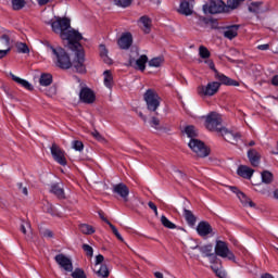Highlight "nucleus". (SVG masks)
Returning <instances> with one entry per match:
<instances>
[{"label":"nucleus","instance_id":"1","mask_svg":"<svg viewBox=\"0 0 278 278\" xmlns=\"http://www.w3.org/2000/svg\"><path fill=\"white\" fill-rule=\"evenodd\" d=\"M52 31L55 33L62 40H67L68 47L75 51L73 66L77 73H86V52L79 40H84V36L79 30L71 27L68 17H55V21L50 23Z\"/></svg>","mask_w":278,"mask_h":278},{"label":"nucleus","instance_id":"2","mask_svg":"<svg viewBox=\"0 0 278 278\" xmlns=\"http://www.w3.org/2000/svg\"><path fill=\"white\" fill-rule=\"evenodd\" d=\"M191 249H198V251H200L203 257H208L211 260V264H214V262H216L218 257H223V260H229V262H236V255L231 250H229V245L225 241H216L215 252L214 245L212 244H206L202 247L195 245Z\"/></svg>","mask_w":278,"mask_h":278},{"label":"nucleus","instance_id":"3","mask_svg":"<svg viewBox=\"0 0 278 278\" xmlns=\"http://www.w3.org/2000/svg\"><path fill=\"white\" fill-rule=\"evenodd\" d=\"M242 1L244 0H227V3H225L223 0H211L208 4L203 7V10L208 14L228 13L231 10H237Z\"/></svg>","mask_w":278,"mask_h":278},{"label":"nucleus","instance_id":"4","mask_svg":"<svg viewBox=\"0 0 278 278\" xmlns=\"http://www.w3.org/2000/svg\"><path fill=\"white\" fill-rule=\"evenodd\" d=\"M43 45L47 48V51H51L52 55H54L56 60V66H59V68L67 71V68H71V66H73V62H71V56H68V53H66L64 48H55L50 45L49 41H45Z\"/></svg>","mask_w":278,"mask_h":278},{"label":"nucleus","instance_id":"5","mask_svg":"<svg viewBox=\"0 0 278 278\" xmlns=\"http://www.w3.org/2000/svg\"><path fill=\"white\" fill-rule=\"evenodd\" d=\"M223 83L220 80L218 81H208L206 85H200L197 88V92L199 97H214L215 94H218V91L220 90V85Z\"/></svg>","mask_w":278,"mask_h":278},{"label":"nucleus","instance_id":"6","mask_svg":"<svg viewBox=\"0 0 278 278\" xmlns=\"http://www.w3.org/2000/svg\"><path fill=\"white\" fill-rule=\"evenodd\" d=\"M220 125H223V117L220 114L211 112L205 116V127L208 131H217L220 134V129H224Z\"/></svg>","mask_w":278,"mask_h":278},{"label":"nucleus","instance_id":"7","mask_svg":"<svg viewBox=\"0 0 278 278\" xmlns=\"http://www.w3.org/2000/svg\"><path fill=\"white\" fill-rule=\"evenodd\" d=\"M205 64H207L211 71L214 72L215 79H217V81H222L224 86H240V83H238V80H233L227 77L225 74H220L219 71L216 70V66L214 65V61L205 60Z\"/></svg>","mask_w":278,"mask_h":278},{"label":"nucleus","instance_id":"8","mask_svg":"<svg viewBox=\"0 0 278 278\" xmlns=\"http://www.w3.org/2000/svg\"><path fill=\"white\" fill-rule=\"evenodd\" d=\"M147 108L150 112H155L160 108V96L155 90L148 89L143 96Z\"/></svg>","mask_w":278,"mask_h":278},{"label":"nucleus","instance_id":"9","mask_svg":"<svg viewBox=\"0 0 278 278\" xmlns=\"http://www.w3.org/2000/svg\"><path fill=\"white\" fill-rule=\"evenodd\" d=\"M188 147L198 157H207L210 155V149L199 139H190Z\"/></svg>","mask_w":278,"mask_h":278},{"label":"nucleus","instance_id":"10","mask_svg":"<svg viewBox=\"0 0 278 278\" xmlns=\"http://www.w3.org/2000/svg\"><path fill=\"white\" fill-rule=\"evenodd\" d=\"M50 151L54 162H58L61 166H66V153L64 150H62L56 143H52Z\"/></svg>","mask_w":278,"mask_h":278},{"label":"nucleus","instance_id":"11","mask_svg":"<svg viewBox=\"0 0 278 278\" xmlns=\"http://www.w3.org/2000/svg\"><path fill=\"white\" fill-rule=\"evenodd\" d=\"M56 264L66 273H73V261L64 254H58L54 257Z\"/></svg>","mask_w":278,"mask_h":278},{"label":"nucleus","instance_id":"12","mask_svg":"<svg viewBox=\"0 0 278 278\" xmlns=\"http://www.w3.org/2000/svg\"><path fill=\"white\" fill-rule=\"evenodd\" d=\"M219 134L223 136L226 142H230V144H237L238 140L241 138L239 132H233L227 128L220 129Z\"/></svg>","mask_w":278,"mask_h":278},{"label":"nucleus","instance_id":"13","mask_svg":"<svg viewBox=\"0 0 278 278\" xmlns=\"http://www.w3.org/2000/svg\"><path fill=\"white\" fill-rule=\"evenodd\" d=\"M79 99L83 103H92L96 99L94 91L88 87H83L79 92Z\"/></svg>","mask_w":278,"mask_h":278},{"label":"nucleus","instance_id":"14","mask_svg":"<svg viewBox=\"0 0 278 278\" xmlns=\"http://www.w3.org/2000/svg\"><path fill=\"white\" fill-rule=\"evenodd\" d=\"M113 192H114V194H117L118 197L124 199V201H128L129 187H127V185H125L123 182L113 185Z\"/></svg>","mask_w":278,"mask_h":278},{"label":"nucleus","instance_id":"15","mask_svg":"<svg viewBox=\"0 0 278 278\" xmlns=\"http://www.w3.org/2000/svg\"><path fill=\"white\" fill-rule=\"evenodd\" d=\"M132 43H134V37L131 36V33L123 34L117 41L119 49H124V50L129 49V47H131Z\"/></svg>","mask_w":278,"mask_h":278},{"label":"nucleus","instance_id":"16","mask_svg":"<svg viewBox=\"0 0 278 278\" xmlns=\"http://www.w3.org/2000/svg\"><path fill=\"white\" fill-rule=\"evenodd\" d=\"M139 26L146 34H151V27H153V21L148 15H143L139 18Z\"/></svg>","mask_w":278,"mask_h":278},{"label":"nucleus","instance_id":"17","mask_svg":"<svg viewBox=\"0 0 278 278\" xmlns=\"http://www.w3.org/2000/svg\"><path fill=\"white\" fill-rule=\"evenodd\" d=\"M197 231L199 236L205 238V236H210V233H212V225L207 222H200L198 224Z\"/></svg>","mask_w":278,"mask_h":278},{"label":"nucleus","instance_id":"18","mask_svg":"<svg viewBox=\"0 0 278 278\" xmlns=\"http://www.w3.org/2000/svg\"><path fill=\"white\" fill-rule=\"evenodd\" d=\"M238 29H240V25L226 26L224 29V37L228 38V40H233V38L238 36Z\"/></svg>","mask_w":278,"mask_h":278},{"label":"nucleus","instance_id":"19","mask_svg":"<svg viewBox=\"0 0 278 278\" xmlns=\"http://www.w3.org/2000/svg\"><path fill=\"white\" fill-rule=\"evenodd\" d=\"M9 77H11L13 79V81H15V84H18L20 86H22V88H25L26 90H34V86L31 84H29V81L14 75L12 72L9 73Z\"/></svg>","mask_w":278,"mask_h":278},{"label":"nucleus","instance_id":"20","mask_svg":"<svg viewBox=\"0 0 278 278\" xmlns=\"http://www.w3.org/2000/svg\"><path fill=\"white\" fill-rule=\"evenodd\" d=\"M238 175L240 177H243V179H251L253 177V174L255 170L253 168L247 166V165H240L237 170Z\"/></svg>","mask_w":278,"mask_h":278},{"label":"nucleus","instance_id":"21","mask_svg":"<svg viewBox=\"0 0 278 278\" xmlns=\"http://www.w3.org/2000/svg\"><path fill=\"white\" fill-rule=\"evenodd\" d=\"M248 157L250 160V164L252 166L257 167L260 166V160L262 155H260V152H257L255 149H251L248 151Z\"/></svg>","mask_w":278,"mask_h":278},{"label":"nucleus","instance_id":"22","mask_svg":"<svg viewBox=\"0 0 278 278\" xmlns=\"http://www.w3.org/2000/svg\"><path fill=\"white\" fill-rule=\"evenodd\" d=\"M178 12L185 16H190L192 14V4L186 0L180 2Z\"/></svg>","mask_w":278,"mask_h":278},{"label":"nucleus","instance_id":"23","mask_svg":"<svg viewBox=\"0 0 278 278\" xmlns=\"http://www.w3.org/2000/svg\"><path fill=\"white\" fill-rule=\"evenodd\" d=\"M0 40L2 42V45H4V47H7V49H10V38L12 36V31L5 29V28H2L0 30Z\"/></svg>","mask_w":278,"mask_h":278},{"label":"nucleus","instance_id":"24","mask_svg":"<svg viewBox=\"0 0 278 278\" xmlns=\"http://www.w3.org/2000/svg\"><path fill=\"white\" fill-rule=\"evenodd\" d=\"M184 216L190 227H194V225H197V216H194L190 210L185 208Z\"/></svg>","mask_w":278,"mask_h":278},{"label":"nucleus","instance_id":"25","mask_svg":"<svg viewBox=\"0 0 278 278\" xmlns=\"http://www.w3.org/2000/svg\"><path fill=\"white\" fill-rule=\"evenodd\" d=\"M50 192H52V194H55V197H58V199H65L64 188H62L58 184L51 186Z\"/></svg>","mask_w":278,"mask_h":278},{"label":"nucleus","instance_id":"26","mask_svg":"<svg viewBox=\"0 0 278 278\" xmlns=\"http://www.w3.org/2000/svg\"><path fill=\"white\" fill-rule=\"evenodd\" d=\"M238 199L240 203H242L243 207H255V204L247 197V194H244V192L239 193Z\"/></svg>","mask_w":278,"mask_h":278},{"label":"nucleus","instance_id":"27","mask_svg":"<svg viewBox=\"0 0 278 278\" xmlns=\"http://www.w3.org/2000/svg\"><path fill=\"white\" fill-rule=\"evenodd\" d=\"M103 76H104V86L106 88L112 89V86H114V76H112V72L104 71Z\"/></svg>","mask_w":278,"mask_h":278},{"label":"nucleus","instance_id":"28","mask_svg":"<svg viewBox=\"0 0 278 278\" xmlns=\"http://www.w3.org/2000/svg\"><path fill=\"white\" fill-rule=\"evenodd\" d=\"M40 86H51L53 84V76L51 74H41L39 78Z\"/></svg>","mask_w":278,"mask_h":278},{"label":"nucleus","instance_id":"29","mask_svg":"<svg viewBox=\"0 0 278 278\" xmlns=\"http://www.w3.org/2000/svg\"><path fill=\"white\" fill-rule=\"evenodd\" d=\"M149 62V58L147 56V54H142L137 61H136V65L137 68H139V71H144V68H147V63Z\"/></svg>","mask_w":278,"mask_h":278},{"label":"nucleus","instance_id":"30","mask_svg":"<svg viewBox=\"0 0 278 278\" xmlns=\"http://www.w3.org/2000/svg\"><path fill=\"white\" fill-rule=\"evenodd\" d=\"M96 275L101 278L110 277V269H108V265H101L99 269H94Z\"/></svg>","mask_w":278,"mask_h":278},{"label":"nucleus","instance_id":"31","mask_svg":"<svg viewBox=\"0 0 278 278\" xmlns=\"http://www.w3.org/2000/svg\"><path fill=\"white\" fill-rule=\"evenodd\" d=\"M100 58H102L105 64H112V59L108 56V48H105V45H100Z\"/></svg>","mask_w":278,"mask_h":278},{"label":"nucleus","instance_id":"32","mask_svg":"<svg viewBox=\"0 0 278 278\" xmlns=\"http://www.w3.org/2000/svg\"><path fill=\"white\" fill-rule=\"evenodd\" d=\"M185 134L190 138V140H197V137L199 136L194 126H187L185 128Z\"/></svg>","mask_w":278,"mask_h":278},{"label":"nucleus","instance_id":"33","mask_svg":"<svg viewBox=\"0 0 278 278\" xmlns=\"http://www.w3.org/2000/svg\"><path fill=\"white\" fill-rule=\"evenodd\" d=\"M79 230L81 233H85L86 236H91V233H94V227L88 224H80Z\"/></svg>","mask_w":278,"mask_h":278},{"label":"nucleus","instance_id":"34","mask_svg":"<svg viewBox=\"0 0 278 278\" xmlns=\"http://www.w3.org/2000/svg\"><path fill=\"white\" fill-rule=\"evenodd\" d=\"M148 64H149V66H151L153 68H160V66H162V64H164V58L156 56V58L150 60Z\"/></svg>","mask_w":278,"mask_h":278},{"label":"nucleus","instance_id":"35","mask_svg":"<svg viewBox=\"0 0 278 278\" xmlns=\"http://www.w3.org/2000/svg\"><path fill=\"white\" fill-rule=\"evenodd\" d=\"M11 5H12V10L18 11V10H23V8L27 5V2L25 0H12Z\"/></svg>","mask_w":278,"mask_h":278},{"label":"nucleus","instance_id":"36","mask_svg":"<svg viewBox=\"0 0 278 278\" xmlns=\"http://www.w3.org/2000/svg\"><path fill=\"white\" fill-rule=\"evenodd\" d=\"M263 184H273V173L264 170L261 174Z\"/></svg>","mask_w":278,"mask_h":278},{"label":"nucleus","instance_id":"37","mask_svg":"<svg viewBox=\"0 0 278 278\" xmlns=\"http://www.w3.org/2000/svg\"><path fill=\"white\" fill-rule=\"evenodd\" d=\"M161 223L167 229H177V226L173 222H169L168 218L164 215L161 216Z\"/></svg>","mask_w":278,"mask_h":278},{"label":"nucleus","instance_id":"38","mask_svg":"<svg viewBox=\"0 0 278 278\" xmlns=\"http://www.w3.org/2000/svg\"><path fill=\"white\" fill-rule=\"evenodd\" d=\"M149 125L153 129H156V130L162 129V126L160 125V118H157L155 116L151 117V119L149 121Z\"/></svg>","mask_w":278,"mask_h":278},{"label":"nucleus","instance_id":"39","mask_svg":"<svg viewBox=\"0 0 278 278\" xmlns=\"http://www.w3.org/2000/svg\"><path fill=\"white\" fill-rule=\"evenodd\" d=\"M199 55L203 60H207V58H210L211 53H210V50H207L206 47L200 46V48H199Z\"/></svg>","mask_w":278,"mask_h":278},{"label":"nucleus","instance_id":"40","mask_svg":"<svg viewBox=\"0 0 278 278\" xmlns=\"http://www.w3.org/2000/svg\"><path fill=\"white\" fill-rule=\"evenodd\" d=\"M17 53H29V47L26 46V43L17 42L15 45Z\"/></svg>","mask_w":278,"mask_h":278},{"label":"nucleus","instance_id":"41","mask_svg":"<svg viewBox=\"0 0 278 278\" xmlns=\"http://www.w3.org/2000/svg\"><path fill=\"white\" fill-rule=\"evenodd\" d=\"M132 0H114L115 5L119 8H129Z\"/></svg>","mask_w":278,"mask_h":278},{"label":"nucleus","instance_id":"42","mask_svg":"<svg viewBox=\"0 0 278 278\" xmlns=\"http://www.w3.org/2000/svg\"><path fill=\"white\" fill-rule=\"evenodd\" d=\"M73 278H87L86 273L81 268H76L74 271H72Z\"/></svg>","mask_w":278,"mask_h":278},{"label":"nucleus","instance_id":"43","mask_svg":"<svg viewBox=\"0 0 278 278\" xmlns=\"http://www.w3.org/2000/svg\"><path fill=\"white\" fill-rule=\"evenodd\" d=\"M28 229V230H27ZM21 231L22 233L24 235H27V231L29 233H31V224H29V222H24L22 225H21Z\"/></svg>","mask_w":278,"mask_h":278},{"label":"nucleus","instance_id":"44","mask_svg":"<svg viewBox=\"0 0 278 278\" xmlns=\"http://www.w3.org/2000/svg\"><path fill=\"white\" fill-rule=\"evenodd\" d=\"M91 136H93V138L96 140H98V142H106L105 137L101 135V132L99 130H93L91 132Z\"/></svg>","mask_w":278,"mask_h":278},{"label":"nucleus","instance_id":"45","mask_svg":"<svg viewBox=\"0 0 278 278\" xmlns=\"http://www.w3.org/2000/svg\"><path fill=\"white\" fill-rule=\"evenodd\" d=\"M109 227L112 229V232L117 238V240H119L121 242H125V239H123V236H121V232H118V229H116V226H114L113 224H110Z\"/></svg>","mask_w":278,"mask_h":278},{"label":"nucleus","instance_id":"46","mask_svg":"<svg viewBox=\"0 0 278 278\" xmlns=\"http://www.w3.org/2000/svg\"><path fill=\"white\" fill-rule=\"evenodd\" d=\"M213 273H215V275L219 278H225L227 277V275L225 274V271H223V269H219L218 267H216L215 265L211 266Z\"/></svg>","mask_w":278,"mask_h":278},{"label":"nucleus","instance_id":"47","mask_svg":"<svg viewBox=\"0 0 278 278\" xmlns=\"http://www.w3.org/2000/svg\"><path fill=\"white\" fill-rule=\"evenodd\" d=\"M72 148L75 151H84V142L79 141V140H75L72 142Z\"/></svg>","mask_w":278,"mask_h":278},{"label":"nucleus","instance_id":"48","mask_svg":"<svg viewBox=\"0 0 278 278\" xmlns=\"http://www.w3.org/2000/svg\"><path fill=\"white\" fill-rule=\"evenodd\" d=\"M83 250L85 251L86 255H88L89 257H92L93 255L92 247H90L89 244H83Z\"/></svg>","mask_w":278,"mask_h":278},{"label":"nucleus","instance_id":"49","mask_svg":"<svg viewBox=\"0 0 278 278\" xmlns=\"http://www.w3.org/2000/svg\"><path fill=\"white\" fill-rule=\"evenodd\" d=\"M148 205H149L150 210H153V211H154L155 216H159L157 206L155 205V203H153L152 201H150V202L148 203Z\"/></svg>","mask_w":278,"mask_h":278},{"label":"nucleus","instance_id":"50","mask_svg":"<svg viewBox=\"0 0 278 278\" xmlns=\"http://www.w3.org/2000/svg\"><path fill=\"white\" fill-rule=\"evenodd\" d=\"M257 49L260 51H268V49H270V45H268V43L260 45V46H257Z\"/></svg>","mask_w":278,"mask_h":278},{"label":"nucleus","instance_id":"51","mask_svg":"<svg viewBox=\"0 0 278 278\" xmlns=\"http://www.w3.org/2000/svg\"><path fill=\"white\" fill-rule=\"evenodd\" d=\"M228 188H229V190H230L231 192H233L235 194H237V197H239V194L242 193V191H240V189H238V187L229 186Z\"/></svg>","mask_w":278,"mask_h":278},{"label":"nucleus","instance_id":"52","mask_svg":"<svg viewBox=\"0 0 278 278\" xmlns=\"http://www.w3.org/2000/svg\"><path fill=\"white\" fill-rule=\"evenodd\" d=\"M10 51H11V48H7L5 50H0V60H2V58H5V55H8Z\"/></svg>","mask_w":278,"mask_h":278},{"label":"nucleus","instance_id":"53","mask_svg":"<svg viewBox=\"0 0 278 278\" xmlns=\"http://www.w3.org/2000/svg\"><path fill=\"white\" fill-rule=\"evenodd\" d=\"M103 260H104V257L101 254L96 256V268H97V266H99V264H102Z\"/></svg>","mask_w":278,"mask_h":278},{"label":"nucleus","instance_id":"54","mask_svg":"<svg viewBox=\"0 0 278 278\" xmlns=\"http://www.w3.org/2000/svg\"><path fill=\"white\" fill-rule=\"evenodd\" d=\"M101 220H103L104 223H106V225H112V223H110V220H108V218H105V216L103 215V213L101 211L98 212Z\"/></svg>","mask_w":278,"mask_h":278},{"label":"nucleus","instance_id":"55","mask_svg":"<svg viewBox=\"0 0 278 278\" xmlns=\"http://www.w3.org/2000/svg\"><path fill=\"white\" fill-rule=\"evenodd\" d=\"M43 236L45 238H53V232L51 230H45Z\"/></svg>","mask_w":278,"mask_h":278},{"label":"nucleus","instance_id":"56","mask_svg":"<svg viewBox=\"0 0 278 278\" xmlns=\"http://www.w3.org/2000/svg\"><path fill=\"white\" fill-rule=\"evenodd\" d=\"M271 84H273V86H278V75H276L271 78Z\"/></svg>","mask_w":278,"mask_h":278},{"label":"nucleus","instance_id":"57","mask_svg":"<svg viewBox=\"0 0 278 278\" xmlns=\"http://www.w3.org/2000/svg\"><path fill=\"white\" fill-rule=\"evenodd\" d=\"M39 5H47V3H49L50 0H37Z\"/></svg>","mask_w":278,"mask_h":278},{"label":"nucleus","instance_id":"58","mask_svg":"<svg viewBox=\"0 0 278 278\" xmlns=\"http://www.w3.org/2000/svg\"><path fill=\"white\" fill-rule=\"evenodd\" d=\"M154 277L155 278H164V274L160 273V271H155L154 273Z\"/></svg>","mask_w":278,"mask_h":278},{"label":"nucleus","instance_id":"59","mask_svg":"<svg viewBox=\"0 0 278 278\" xmlns=\"http://www.w3.org/2000/svg\"><path fill=\"white\" fill-rule=\"evenodd\" d=\"M20 189L25 194V197H27V194H29L28 191H27V187H20Z\"/></svg>","mask_w":278,"mask_h":278},{"label":"nucleus","instance_id":"60","mask_svg":"<svg viewBox=\"0 0 278 278\" xmlns=\"http://www.w3.org/2000/svg\"><path fill=\"white\" fill-rule=\"evenodd\" d=\"M273 195H274V199L278 201V189L274 190Z\"/></svg>","mask_w":278,"mask_h":278},{"label":"nucleus","instance_id":"61","mask_svg":"<svg viewBox=\"0 0 278 278\" xmlns=\"http://www.w3.org/2000/svg\"><path fill=\"white\" fill-rule=\"evenodd\" d=\"M139 116L142 118V121H144V123H147V117H144L142 113H139Z\"/></svg>","mask_w":278,"mask_h":278},{"label":"nucleus","instance_id":"62","mask_svg":"<svg viewBox=\"0 0 278 278\" xmlns=\"http://www.w3.org/2000/svg\"><path fill=\"white\" fill-rule=\"evenodd\" d=\"M249 147H255V141H250Z\"/></svg>","mask_w":278,"mask_h":278},{"label":"nucleus","instance_id":"63","mask_svg":"<svg viewBox=\"0 0 278 278\" xmlns=\"http://www.w3.org/2000/svg\"><path fill=\"white\" fill-rule=\"evenodd\" d=\"M197 260H199V255H195Z\"/></svg>","mask_w":278,"mask_h":278},{"label":"nucleus","instance_id":"64","mask_svg":"<svg viewBox=\"0 0 278 278\" xmlns=\"http://www.w3.org/2000/svg\"><path fill=\"white\" fill-rule=\"evenodd\" d=\"M130 64H132V61L130 60Z\"/></svg>","mask_w":278,"mask_h":278}]
</instances>
